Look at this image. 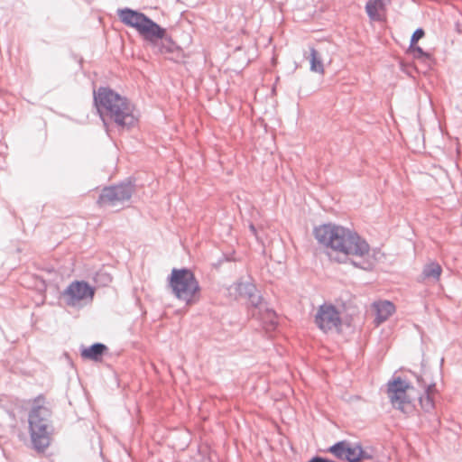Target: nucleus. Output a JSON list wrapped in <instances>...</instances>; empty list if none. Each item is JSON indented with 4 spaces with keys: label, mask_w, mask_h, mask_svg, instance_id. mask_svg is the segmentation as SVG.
Listing matches in <instances>:
<instances>
[{
    "label": "nucleus",
    "mask_w": 462,
    "mask_h": 462,
    "mask_svg": "<svg viewBox=\"0 0 462 462\" xmlns=\"http://www.w3.org/2000/svg\"><path fill=\"white\" fill-rule=\"evenodd\" d=\"M121 22L134 28L160 54H169L170 60H179L182 57V50L167 35L166 30L161 27L144 14L125 8L118 10Z\"/></svg>",
    "instance_id": "obj_1"
},
{
    "label": "nucleus",
    "mask_w": 462,
    "mask_h": 462,
    "mask_svg": "<svg viewBox=\"0 0 462 462\" xmlns=\"http://www.w3.org/2000/svg\"><path fill=\"white\" fill-rule=\"evenodd\" d=\"M317 241L335 252L345 255L365 257L370 246L359 235L348 228L333 224H324L314 228Z\"/></svg>",
    "instance_id": "obj_2"
},
{
    "label": "nucleus",
    "mask_w": 462,
    "mask_h": 462,
    "mask_svg": "<svg viewBox=\"0 0 462 462\" xmlns=\"http://www.w3.org/2000/svg\"><path fill=\"white\" fill-rule=\"evenodd\" d=\"M94 104L105 125L110 120L118 127L128 129L137 122L134 105L108 88L101 87L94 91Z\"/></svg>",
    "instance_id": "obj_3"
},
{
    "label": "nucleus",
    "mask_w": 462,
    "mask_h": 462,
    "mask_svg": "<svg viewBox=\"0 0 462 462\" xmlns=\"http://www.w3.org/2000/svg\"><path fill=\"white\" fill-rule=\"evenodd\" d=\"M50 408L34 404L29 412V432L32 446L38 453H43L51 444L53 426Z\"/></svg>",
    "instance_id": "obj_4"
},
{
    "label": "nucleus",
    "mask_w": 462,
    "mask_h": 462,
    "mask_svg": "<svg viewBox=\"0 0 462 462\" xmlns=\"http://www.w3.org/2000/svg\"><path fill=\"white\" fill-rule=\"evenodd\" d=\"M168 286L172 294L186 305H193L200 300V285L188 268H173L168 277Z\"/></svg>",
    "instance_id": "obj_5"
},
{
    "label": "nucleus",
    "mask_w": 462,
    "mask_h": 462,
    "mask_svg": "<svg viewBox=\"0 0 462 462\" xmlns=\"http://www.w3.org/2000/svg\"><path fill=\"white\" fill-rule=\"evenodd\" d=\"M412 386L401 377H393L387 383V395L393 407L404 414H410L414 411V405L407 394V391Z\"/></svg>",
    "instance_id": "obj_6"
},
{
    "label": "nucleus",
    "mask_w": 462,
    "mask_h": 462,
    "mask_svg": "<svg viewBox=\"0 0 462 462\" xmlns=\"http://www.w3.org/2000/svg\"><path fill=\"white\" fill-rule=\"evenodd\" d=\"M134 190V184L131 180L105 187L98 197L97 203L100 206L117 207L128 201Z\"/></svg>",
    "instance_id": "obj_7"
},
{
    "label": "nucleus",
    "mask_w": 462,
    "mask_h": 462,
    "mask_svg": "<svg viewBox=\"0 0 462 462\" xmlns=\"http://www.w3.org/2000/svg\"><path fill=\"white\" fill-rule=\"evenodd\" d=\"M328 451L337 458L347 462H360L372 457L360 445H352L346 440L335 443L328 448Z\"/></svg>",
    "instance_id": "obj_8"
},
{
    "label": "nucleus",
    "mask_w": 462,
    "mask_h": 462,
    "mask_svg": "<svg viewBox=\"0 0 462 462\" xmlns=\"http://www.w3.org/2000/svg\"><path fill=\"white\" fill-rule=\"evenodd\" d=\"M314 322L325 333L338 329L342 323L340 312L330 303H324L319 307Z\"/></svg>",
    "instance_id": "obj_9"
},
{
    "label": "nucleus",
    "mask_w": 462,
    "mask_h": 462,
    "mask_svg": "<svg viewBox=\"0 0 462 462\" xmlns=\"http://www.w3.org/2000/svg\"><path fill=\"white\" fill-rule=\"evenodd\" d=\"M95 294V290L84 281L72 282L63 291L62 296L67 305L77 307L81 301H91Z\"/></svg>",
    "instance_id": "obj_10"
},
{
    "label": "nucleus",
    "mask_w": 462,
    "mask_h": 462,
    "mask_svg": "<svg viewBox=\"0 0 462 462\" xmlns=\"http://www.w3.org/2000/svg\"><path fill=\"white\" fill-rule=\"evenodd\" d=\"M417 381L419 385L424 389V393L419 398L420 407L425 412H431L435 408L433 401V393L436 390L435 383H428L422 376H417Z\"/></svg>",
    "instance_id": "obj_11"
},
{
    "label": "nucleus",
    "mask_w": 462,
    "mask_h": 462,
    "mask_svg": "<svg viewBox=\"0 0 462 462\" xmlns=\"http://www.w3.org/2000/svg\"><path fill=\"white\" fill-rule=\"evenodd\" d=\"M375 311L374 323L376 326L386 321L395 311V306L389 300L375 301L372 305Z\"/></svg>",
    "instance_id": "obj_12"
},
{
    "label": "nucleus",
    "mask_w": 462,
    "mask_h": 462,
    "mask_svg": "<svg viewBox=\"0 0 462 462\" xmlns=\"http://www.w3.org/2000/svg\"><path fill=\"white\" fill-rule=\"evenodd\" d=\"M254 317L261 320L263 328L267 331L274 329L277 326L278 321L276 313L267 307H264L263 310H259Z\"/></svg>",
    "instance_id": "obj_13"
},
{
    "label": "nucleus",
    "mask_w": 462,
    "mask_h": 462,
    "mask_svg": "<svg viewBox=\"0 0 462 462\" xmlns=\"http://www.w3.org/2000/svg\"><path fill=\"white\" fill-rule=\"evenodd\" d=\"M107 347L102 343H95L81 351V356L92 361H99Z\"/></svg>",
    "instance_id": "obj_14"
},
{
    "label": "nucleus",
    "mask_w": 462,
    "mask_h": 462,
    "mask_svg": "<svg viewBox=\"0 0 462 462\" xmlns=\"http://www.w3.org/2000/svg\"><path fill=\"white\" fill-rule=\"evenodd\" d=\"M392 0H369L365 5V11L369 18L378 20V12L385 10Z\"/></svg>",
    "instance_id": "obj_15"
},
{
    "label": "nucleus",
    "mask_w": 462,
    "mask_h": 462,
    "mask_svg": "<svg viewBox=\"0 0 462 462\" xmlns=\"http://www.w3.org/2000/svg\"><path fill=\"white\" fill-rule=\"evenodd\" d=\"M441 266L435 262L426 264L422 271V277L424 279H432L434 282H438L441 275Z\"/></svg>",
    "instance_id": "obj_16"
},
{
    "label": "nucleus",
    "mask_w": 462,
    "mask_h": 462,
    "mask_svg": "<svg viewBox=\"0 0 462 462\" xmlns=\"http://www.w3.org/2000/svg\"><path fill=\"white\" fill-rule=\"evenodd\" d=\"M310 70L319 74L324 73V66L319 53L314 49H310Z\"/></svg>",
    "instance_id": "obj_17"
},
{
    "label": "nucleus",
    "mask_w": 462,
    "mask_h": 462,
    "mask_svg": "<svg viewBox=\"0 0 462 462\" xmlns=\"http://www.w3.org/2000/svg\"><path fill=\"white\" fill-rule=\"evenodd\" d=\"M247 299L251 306V314L253 317L256 316V313L259 310H263V308L266 307L258 291H256V292H254Z\"/></svg>",
    "instance_id": "obj_18"
},
{
    "label": "nucleus",
    "mask_w": 462,
    "mask_h": 462,
    "mask_svg": "<svg viewBox=\"0 0 462 462\" xmlns=\"http://www.w3.org/2000/svg\"><path fill=\"white\" fill-rule=\"evenodd\" d=\"M256 291L255 285L251 282H239L237 284V291L243 297L248 298Z\"/></svg>",
    "instance_id": "obj_19"
},
{
    "label": "nucleus",
    "mask_w": 462,
    "mask_h": 462,
    "mask_svg": "<svg viewBox=\"0 0 462 462\" xmlns=\"http://www.w3.org/2000/svg\"><path fill=\"white\" fill-rule=\"evenodd\" d=\"M424 34H425V32H424L423 29H421V28L416 29L415 32L411 35L410 46L413 47L414 45H416V43L419 42V40H420L424 36Z\"/></svg>",
    "instance_id": "obj_20"
},
{
    "label": "nucleus",
    "mask_w": 462,
    "mask_h": 462,
    "mask_svg": "<svg viewBox=\"0 0 462 462\" xmlns=\"http://www.w3.org/2000/svg\"><path fill=\"white\" fill-rule=\"evenodd\" d=\"M409 51L413 53L414 58H429V54L417 45L410 46Z\"/></svg>",
    "instance_id": "obj_21"
},
{
    "label": "nucleus",
    "mask_w": 462,
    "mask_h": 462,
    "mask_svg": "<svg viewBox=\"0 0 462 462\" xmlns=\"http://www.w3.org/2000/svg\"><path fill=\"white\" fill-rule=\"evenodd\" d=\"M352 263L356 266V267H359L361 269H364V270H367L370 268V263L368 262H362V263H358V262H356V261H352Z\"/></svg>",
    "instance_id": "obj_22"
},
{
    "label": "nucleus",
    "mask_w": 462,
    "mask_h": 462,
    "mask_svg": "<svg viewBox=\"0 0 462 462\" xmlns=\"http://www.w3.org/2000/svg\"><path fill=\"white\" fill-rule=\"evenodd\" d=\"M105 276V282H111V277L107 274H103Z\"/></svg>",
    "instance_id": "obj_23"
},
{
    "label": "nucleus",
    "mask_w": 462,
    "mask_h": 462,
    "mask_svg": "<svg viewBox=\"0 0 462 462\" xmlns=\"http://www.w3.org/2000/svg\"><path fill=\"white\" fill-rule=\"evenodd\" d=\"M250 229H251V231L253 232L254 235L256 234V229H255L254 225H250Z\"/></svg>",
    "instance_id": "obj_24"
}]
</instances>
